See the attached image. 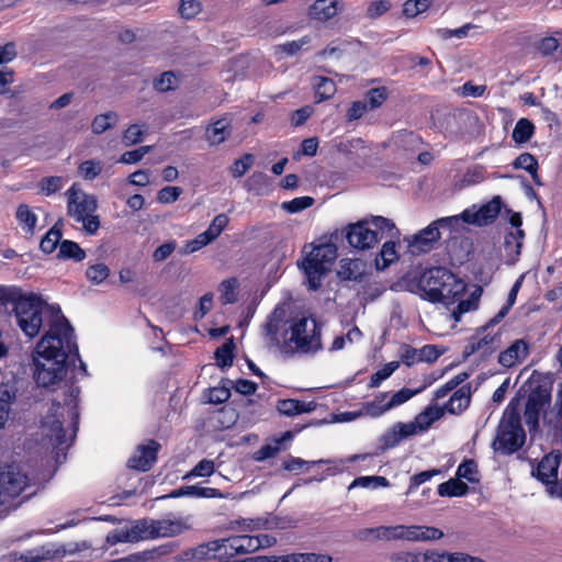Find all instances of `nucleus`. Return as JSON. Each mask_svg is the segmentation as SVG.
I'll return each mask as SVG.
<instances>
[{
    "instance_id": "f257e3e1",
    "label": "nucleus",
    "mask_w": 562,
    "mask_h": 562,
    "mask_svg": "<svg viewBox=\"0 0 562 562\" xmlns=\"http://www.w3.org/2000/svg\"><path fill=\"white\" fill-rule=\"evenodd\" d=\"M50 331H46L37 342L35 352L44 359L34 358V380L41 387L49 389L64 380L69 369V358L79 359L75 331L65 315L55 312Z\"/></svg>"
},
{
    "instance_id": "f03ea898",
    "label": "nucleus",
    "mask_w": 562,
    "mask_h": 562,
    "mask_svg": "<svg viewBox=\"0 0 562 562\" xmlns=\"http://www.w3.org/2000/svg\"><path fill=\"white\" fill-rule=\"evenodd\" d=\"M10 296L12 300H8V305L13 306L16 324L29 338L36 337L45 323L48 326L47 331H50L55 312L59 316L64 315L58 305L47 304L35 293L24 294L18 286H11Z\"/></svg>"
},
{
    "instance_id": "7ed1b4c3",
    "label": "nucleus",
    "mask_w": 562,
    "mask_h": 562,
    "mask_svg": "<svg viewBox=\"0 0 562 562\" xmlns=\"http://www.w3.org/2000/svg\"><path fill=\"white\" fill-rule=\"evenodd\" d=\"M409 290L430 303L453 304L462 295L465 284L449 269L432 267L409 282Z\"/></svg>"
},
{
    "instance_id": "20e7f679",
    "label": "nucleus",
    "mask_w": 562,
    "mask_h": 562,
    "mask_svg": "<svg viewBox=\"0 0 562 562\" xmlns=\"http://www.w3.org/2000/svg\"><path fill=\"white\" fill-rule=\"evenodd\" d=\"M310 319L305 316H295L283 323V331L281 334L282 344L280 349L286 355L296 352L308 353L316 352L322 349V326L312 318L311 328H308Z\"/></svg>"
},
{
    "instance_id": "39448f33",
    "label": "nucleus",
    "mask_w": 562,
    "mask_h": 562,
    "mask_svg": "<svg viewBox=\"0 0 562 562\" xmlns=\"http://www.w3.org/2000/svg\"><path fill=\"white\" fill-rule=\"evenodd\" d=\"M398 234L395 224L383 216H371L349 224L346 232L348 244L359 250L373 248L382 239L394 238Z\"/></svg>"
},
{
    "instance_id": "423d86ee",
    "label": "nucleus",
    "mask_w": 562,
    "mask_h": 562,
    "mask_svg": "<svg viewBox=\"0 0 562 562\" xmlns=\"http://www.w3.org/2000/svg\"><path fill=\"white\" fill-rule=\"evenodd\" d=\"M439 417V411L432 412L431 408H427L425 412L418 414L415 417V422L395 423L380 436L378 447L379 451L384 452L386 450L393 449L398 446L402 440L412 437L419 431L427 430L430 425Z\"/></svg>"
},
{
    "instance_id": "0eeeda50",
    "label": "nucleus",
    "mask_w": 562,
    "mask_h": 562,
    "mask_svg": "<svg viewBox=\"0 0 562 562\" xmlns=\"http://www.w3.org/2000/svg\"><path fill=\"white\" fill-rule=\"evenodd\" d=\"M526 441V432L521 425L520 414L513 409L505 414L497 427L496 437L492 442L495 452L510 456L519 451Z\"/></svg>"
},
{
    "instance_id": "6e6552de",
    "label": "nucleus",
    "mask_w": 562,
    "mask_h": 562,
    "mask_svg": "<svg viewBox=\"0 0 562 562\" xmlns=\"http://www.w3.org/2000/svg\"><path fill=\"white\" fill-rule=\"evenodd\" d=\"M67 194L68 215L81 223L88 234H95L100 227L99 216L92 214L98 207L95 196L77 189L75 184L67 190Z\"/></svg>"
},
{
    "instance_id": "1a4fd4ad",
    "label": "nucleus",
    "mask_w": 562,
    "mask_h": 562,
    "mask_svg": "<svg viewBox=\"0 0 562 562\" xmlns=\"http://www.w3.org/2000/svg\"><path fill=\"white\" fill-rule=\"evenodd\" d=\"M336 258L337 248L330 243L317 245L307 254L303 260V269L310 290L316 291L321 288L322 278L330 271Z\"/></svg>"
},
{
    "instance_id": "9d476101",
    "label": "nucleus",
    "mask_w": 562,
    "mask_h": 562,
    "mask_svg": "<svg viewBox=\"0 0 562 562\" xmlns=\"http://www.w3.org/2000/svg\"><path fill=\"white\" fill-rule=\"evenodd\" d=\"M336 258L337 248L330 243L317 245L307 254L303 260V269L310 290L316 291L321 288L322 278L330 271Z\"/></svg>"
},
{
    "instance_id": "9b49d317",
    "label": "nucleus",
    "mask_w": 562,
    "mask_h": 562,
    "mask_svg": "<svg viewBox=\"0 0 562 562\" xmlns=\"http://www.w3.org/2000/svg\"><path fill=\"white\" fill-rule=\"evenodd\" d=\"M220 549L216 555L218 562H250V559L238 560V555L256 552L260 542L251 535H236L217 539Z\"/></svg>"
},
{
    "instance_id": "f8f14e48",
    "label": "nucleus",
    "mask_w": 562,
    "mask_h": 562,
    "mask_svg": "<svg viewBox=\"0 0 562 562\" xmlns=\"http://www.w3.org/2000/svg\"><path fill=\"white\" fill-rule=\"evenodd\" d=\"M29 476L16 463L0 467V504L19 496L29 485Z\"/></svg>"
},
{
    "instance_id": "ddd939ff",
    "label": "nucleus",
    "mask_w": 562,
    "mask_h": 562,
    "mask_svg": "<svg viewBox=\"0 0 562 562\" xmlns=\"http://www.w3.org/2000/svg\"><path fill=\"white\" fill-rule=\"evenodd\" d=\"M561 454H546L538 465L532 469L531 474L538 481L548 486V492L562 498V482L558 481Z\"/></svg>"
},
{
    "instance_id": "4468645a",
    "label": "nucleus",
    "mask_w": 562,
    "mask_h": 562,
    "mask_svg": "<svg viewBox=\"0 0 562 562\" xmlns=\"http://www.w3.org/2000/svg\"><path fill=\"white\" fill-rule=\"evenodd\" d=\"M551 402V387L547 384H538L530 390L527 397L524 417L527 426L537 429L541 413Z\"/></svg>"
},
{
    "instance_id": "2eb2a0df",
    "label": "nucleus",
    "mask_w": 562,
    "mask_h": 562,
    "mask_svg": "<svg viewBox=\"0 0 562 562\" xmlns=\"http://www.w3.org/2000/svg\"><path fill=\"white\" fill-rule=\"evenodd\" d=\"M502 206V199L496 195L477 209L476 205L465 209L463 211V222L476 226L492 224L499 215Z\"/></svg>"
},
{
    "instance_id": "dca6fc26",
    "label": "nucleus",
    "mask_w": 562,
    "mask_h": 562,
    "mask_svg": "<svg viewBox=\"0 0 562 562\" xmlns=\"http://www.w3.org/2000/svg\"><path fill=\"white\" fill-rule=\"evenodd\" d=\"M160 448L161 446L153 439L147 445L138 446L133 456L127 460V467L142 472L149 471L157 461Z\"/></svg>"
},
{
    "instance_id": "f3484780",
    "label": "nucleus",
    "mask_w": 562,
    "mask_h": 562,
    "mask_svg": "<svg viewBox=\"0 0 562 562\" xmlns=\"http://www.w3.org/2000/svg\"><path fill=\"white\" fill-rule=\"evenodd\" d=\"M528 355L529 345L524 339H517L498 355V363L509 369L522 362Z\"/></svg>"
},
{
    "instance_id": "a211bd4d",
    "label": "nucleus",
    "mask_w": 562,
    "mask_h": 562,
    "mask_svg": "<svg viewBox=\"0 0 562 562\" xmlns=\"http://www.w3.org/2000/svg\"><path fill=\"white\" fill-rule=\"evenodd\" d=\"M497 340H499L497 335L491 334L484 335L481 338L472 337L463 349V359H468L470 356L479 351L482 352L484 358L491 356L497 348L495 345Z\"/></svg>"
},
{
    "instance_id": "6ab92c4d",
    "label": "nucleus",
    "mask_w": 562,
    "mask_h": 562,
    "mask_svg": "<svg viewBox=\"0 0 562 562\" xmlns=\"http://www.w3.org/2000/svg\"><path fill=\"white\" fill-rule=\"evenodd\" d=\"M61 405L59 402H53L50 407V413L47 416L49 419L47 422L48 429H49V437L54 438L57 446H63L66 443V430L64 428V419L63 414H59V411L61 409Z\"/></svg>"
},
{
    "instance_id": "aec40b11",
    "label": "nucleus",
    "mask_w": 562,
    "mask_h": 562,
    "mask_svg": "<svg viewBox=\"0 0 562 562\" xmlns=\"http://www.w3.org/2000/svg\"><path fill=\"white\" fill-rule=\"evenodd\" d=\"M356 538L360 541L397 540V525L363 528L358 530Z\"/></svg>"
},
{
    "instance_id": "412c9836",
    "label": "nucleus",
    "mask_w": 562,
    "mask_h": 562,
    "mask_svg": "<svg viewBox=\"0 0 562 562\" xmlns=\"http://www.w3.org/2000/svg\"><path fill=\"white\" fill-rule=\"evenodd\" d=\"M276 408L281 415L291 417L315 411L316 403L314 401L304 402L296 398H283L277 402Z\"/></svg>"
},
{
    "instance_id": "4be33fe9",
    "label": "nucleus",
    "mask_w": 562,
    "mask_h": 562,
    "mask_svg": "<svg viewBox=\"0 0 562 562\" xmlns=\"http://www.w3.org/2000/svg\"><path fill=\"white\" fill-rule=\"evenodd\" d=\"M471 403V386L462 385L457 389L449 401L445 404V409L453 415L463 413Z\"/></svg>"
},
{
    "instance_id": "5701e85b",
    "label": "nucleus",
    "mask_w": 562,
    "mask_h": 562,
    "mask_svg": "<svg viewBox=\"0 0 562 562\" xmlns=\"http://www.w3.org/2000/svg\"><path fill=\"white\" fill-rule=\"evenodd\" d=\"M154 538H166L181 535L187 526L179 519H154Z\"/></svg>"
},
{
    "instance_id": "b1692460",
    "label": "nucleus",
    "mask_w": 562,
    "mask_h": 562,
    "mask_svg": "<svg viewBox=\"0 0 562 562\" xmlns=\"http://www.w3.org/2000/svg\"><path fill=\"white\" fill-rule=\"evenodd\" d=\"M440 228L434 221L426 228L415 235L414 245L422 251H428L432 248L434 244L440 239Z\"/></svg>"
},
{
    "instance_id": "393cba45",
    "label": "nucleus",
    "mask_w": 562,
    "mask_h": 562,
    "mask_svg": "<svg viewBox=\"0 0 562 562\" xmlns=\"http://www.w3.org/2000/svg\"><path fill=\"white\" fill-rule=\"evenodd\" d=\"M337 0H316L308 9L311 19L328 21L337 14Z\"/></svg>"
},
{
    "instance_id": "a878e982",
    "label": "nucleus",
    "mask_w": 562,
    "mask_h": 562,
    "mask_svg": "<svg viewBox=\"0 0 562 562\" xmlns=\"http://www.w3.org/2000/svg\"><path fill=\"white\" fill-rule=\"evenodd\" d=\"M522 281H524V276H520L515 281L512 289L509 290L506 303L502 306V308L498 311V313L493 318H491L485 326H483L481 328L483 331H485L487 327L498 324L509 313V311L516 303L518 292L522 285Z\"/></svg>"
},
{
    "instance_id": "bb28decb",
    "label": "nucleus",
    "mask_w": 562,
    "mask_h": 562,
    "mask_svg": "<svg viewBox=\"0 0 562 562\" xmlns=\"http://www.w3.org/2000/svg\"><path fill=\"white\" fill-rule=\"evenodd\" d=\"M515 169L526 170L532 178L536 186H542V181L538 175L539 164L537 158L530 153L520 154L514 161Z\"/></svg>"
},
{
    "instance_id": "cd10ccee",
    "label": "nucleus",
    "mask_w": 562,
    "mask_h": 562,
    "mask_svg": "<svg viewBox=\"0 0 562 562\" xmlns=\"http://www.w3.org/2000/svg\"><path fill=\"white\" fill-rule=\"evenodd\" d=\"M16 221L26 235L33 236L37 224L36 214L27 204H20L15 213Z\"/></svg>"
},
{
    "instance_id": "c85d7f7f",
    "label": "nucleus",
    "mask_w": 562,
    "mask_h": 562,
    "mask_svg": "<svg viewBox=\"0 0 562 562\" xmlns=\"http://www.w3.org/2000/svg\"><path fill=\"white\" fill-rule=\"evenodd\" d=\"M154 519H139L136 520L130 528V533L133 542L140 540L155 539L154 538Z\"/></svg>"
},
{
    "instance_id": "c756f323",
    "label": "nucleus",
    "mask_w": 562,
    "mask_h": 562,
    "mask_svg": "<svg viewBox=\"0 0 562 562\" xmlns=\"http://www.w3.org/2000/svg\"><path fill=\"white\" fill-rule=\"evenodd\" d=\"M468 492V484L462 482L458 476L456 479H449L438 485V494L441 497H460L467 495Z\"/></svg>"
},
{
    "instance_id": "7c9ffc66",
    "label": "nucleus",
    "mask_w": 562,
    "mask_h": 562,
    "mask_svg": "<svg viewBox=\"0 0 562 562\" xmlns=\"http://www.w3.org/2000/svg\"><path fill=\"white\" fill-rule=\"evenodd\" d=\"M535 130V124L529 119L521 117L513 130L512 138L516 144H525L531 139Z\"/></svg>"
},
{
    "instance_id": "2f4dec72",
    "label": "nucleus",
    "mask_w": 562,
    "mask_h": 562,
    "mask_svg": "<svg viewBox=\"0 0 562 562\" xmlns=\"http://www.w3.org/2000/svg\"><path fill=\"white\" fill-rule=\"evenodd\" d=\"M337 91L336 83L328 77H318L314 85L316 103L331 99Z\"/></svg>"
},
{
    "instance_id": "473e14b6",
    "label": "nucleus",
    "mask_w": 562,
    "mask_h": 562,
    "mask_svg": "<svg viewBox=\"0 0 562 562\" xmlns=\"http://www.w3.org/2000/svg\"><path fill=\"white\" fill-rule=\"evenodd\" d=\"M59 259H72L80 262L86 258L85 250L76 243L69 239L61 240L57 254Z\"/></svg>"
},
{
    "instance_id": "72a5a7b5",
    "label": "nucleus",
    "mask_w": 562,
    "mask_h": 562,
    "mask_svg": "<svg viewBox=\"0 0 562 562\" xmlns=\"http://www.w3.org/2000/svg\"><path fill=\"white\" fill-rule=\"evenodd\" d=\"M389 95H390L389 89L384 86H381V87H375V88L369 89L364 93L363 100H364L366 104L368 105V108L371 111H374L376 109H380L383 105V103L387 100Z\"/></svg>"
},
{
    "instance_id": "f704fd0d",
    "label": "nucleus",
    "mask_w": 562,
    "mask_h": 562,
    "mask_svg": "<svg viewBox=\"0 0 562 562\" xmlns=\"http://www.w3.org/2000/svg\"><path fill=\"white\" fill-rule=\"evenodd\" d=\"M61 236H63L61 228H59L57 226V224H55L42 237V239L40 241V249L44 254H47V255L54 252L56 250L57 246L60 245V243H61V240H60Z\"/></svg>"
},
{
    "instance_id": "c9c22d12",
    "label": "nucleus",
    "mask_w": 562,
    "mask_h": 562,
    "mask_svg": "<svg viewBox=\"0 0 562 562\" xmlns=\"http://www.w3.org/2000/svg\"><path fill=\"white\" fill-rule=\"evenodd\" d=\"M330 463L329 460L305 461L299 457L289 456L282 468L289 472H305L315 465Z\"/></svg>"
},
{
    "instance_id": "e433bc0d",
    "label": "nucleus",
    "mask_w": 562,
    "mask_h": 562,
    "mask_svg": "<svg viewBox=\"0 0 562 562\" xmlns=\"http://www.w3.org/2000/svg\"><path fill=\"white\" fill-rule=\"evenodd\" d=\"M229 134V124L226 120H218L206 130V139L211 145H218L223 143Z\"/></svg>"
},
{
    "instance_id": "4c0bfd02",
    "label": "nucleus",
    "mask_w": 562,
    "mask_h": 562,
    "mask_svg": "<svg viewBox=\"0 0 562 562\" xmlns=\"http://www.w3.org/2000/svg\"><path fill=\"white\" fill-rule=\"evenodd\" d=\"M244 187L248 192L261 195L267 191L268 176L261 171H255L246 179Z\"/></svg>"
},
{
    "instance_id": "58836bf2",
    "label": "nucleus",
    "mask_w": 562,
    "mask_h": 562,
    "mask_svg": "<svg viewBox=\"0 0 562 562\" xmlns=\"http://www.w3.org/2000/svg\"><path fill=\"white\" fill-rule=\"evenodd\" d=\"M387 397L389 393L383 392L376 395L373 401L364 403L363 408L366 413L371 417H379L383 415L385 412L391 409L390 407H386L389 401Z\"/></svg>"
},
{
    "instance_id": "ea45409f",
    "label": "nucleus",
    "mask_w": 562,
    "mask_h": 562,
    "mask_svg": "<svg viewBox=\"0 0 562 562\" xmlns=\"http://www.w3.org/2000/svg\"><path fill=\"white\" fill-rule=\"evenodd\" d=\"M457 476L459 479H465L470 483H477L480 477L475 460L464 459L457 469Z\"/></svg>"
},
{
    "instance_id": "a19ab883",
    "label": "nucleus",
    "mask_w": 562,
    "mask_h": 562,
    "mask_svg": "<svg viewBox=\"0 0 562 562\" xmlns=\"http://www.w3.org/2000/svg\"><path fill=\"white\" fill-rule=\"evenodd\" d=\"M234 349H235V346H234L233 340L231 339L215 350L214 358H215L218 367H221V368L232 367L234 357H235Z\"/></svg>"
},
{
    "instance_id": "79ce46f5",
    "label": "nucleus",
    "mask_w": 562,
    "mask_h": 562,
    "mask_svg": "<svg viewBox=\"0 0 562 562\" xmlns=\"http://www.w3.org/2000/svg\"><path fill=\"white\" fill-rule=\"evenodd\" d=\"M391 484H390V481L385 477V476H380V475H373V476H359V477H356L351 484L349 485V488H353V487H364V488H368V487H372V488H378V487H389Z\"/></svg>"
},
{
    "instance_id": "37998d69",
    "label": "nucleus",
    "mask_w": 562,
    "mask_h": 562,
    "mask_svg": "<svg viewBox=\"0 0 562 562\" xmlns=\"http://www.w3.org/2000/svg\"><path fill=\"white\" fill-rule=\"evenodd\" d=\"M109 276H110V268L103 262L90 265L86 269V278L92 284H101L103 281H105L108 279Z\"/></svg>"
},
{
    "instance_id": "c03bdc74",
    "label": "nucleus",
    "mask_w": 562,
    "mask_h": 562,
    "mask_svg": "<svg viewBox=\"0 0 562 562\" xmlns=\"http://www.w3.org/2000/svg\"><path fill=\"white\" fill-rule=\"evenodd\" d=\"M103 169V164L100 160L89 159L82 161L78 167L79 175L85 180H94Z\"/></svg>"
},
{
    "instance_id": "a18cd8bd",
    "label": "nucleus",
    "mask_w": 562,
    "mask_h": 562,
    "mask_svg": "<svg viewBox=\"0 0 562 562\" xmlns=\"http://www.w3.org/2000/svg\"><path fill=\"white\" fill-rule=\"evenodd\" d=\"M220 544L217 540L209 541L202 544H199L192 551V558L198 560H216V555L220 549Z\"/></svg>"
},
{
    "instance_id": "49530a36",
    "label": "nucleus",
    "mask_w": 562,
    "mask_h": 562,
    "mask_svg": "<svg viewBox=\"0 0 562 562\" xmlns=\"http://www.w3.org/2000/svg\"><path fill=\"white\" fill-rule=\"evenodd\" d=\"M333 558L329 554L323 553H291L283 557L282 562H331Z\"/></svg>"
},
{
    "instance_id": "de8ad7c7",
    "label": "nucleus",
    "mask_w": 562,
    "mask_h": 562,
    "mask_svg": "<svg viewBox=\"0 0 562 562\" xmlns=\"http://www.w3.org/2000/svg\"><path fill=\"white\" fill-rule=\"evenodd\" d=\"M238 282L236 278H229L224 280L220 285L221 296L220 300L222 304H233L236 302V289H237Z\"/></svg>"
},
{
    "instance_id": "09e8293b",
    "label": "nucleus",
    "mask_w": 562,
    "mask_h": 562,
    "mask_svg": "<svg viewBox=\"0 0 562 562\" xmlns=\"http://www.w3.org/2000/svg\"><path fill=\"white\" fill-rule=\"evenodd\" d=\"M398 366L400 363L397 361H391L384 364L383 368L379 369L370 376L368 386L371 389L378 387L384 380L389 379L393 374Z\"/></svg>"
},
{
    "instance_id": "8fccbe9b",
    "label": "nucleus",
    "mask_w": 562,
    "mask_h": 562,
    "mask_svg": "<svg viewBox=\"0 0 562 562\" xmlns=\"http://www.w3.org/2000/svg\"><path fill=\"white\" fill-rule=\"evenodd\" d=\"M117 121V115L114 112H108L97 115L91 124L94 134H101L109 130Z\"/></svg>"
},
{
    "instance_id": "3c124183",
    "label": "nucleus",
    "mask_w": 562,
    "mask_h": 562,
    "mask_svg": "<svg viewBox=\"0 0 562 562\" xmlns=\"http://www.w3.org/2000/svg\"><path fill=\"white\" fill-rule=\"evenodd\" d=\"M432 0H407L403 4V13L407 18H415L428 10Z\"/></svg>"
},
{
    "instance_id": "603ef678",
    "label": "nucleus",
    "mask_w": 562,
    "mask_h": 562,
    "mask_svg": "<svg viewBox=\"0 0 562 562\" xmlns=\"http://www.w3.org/2000/svg\"><path fill=\"white\" fill-rule=\"evenodd\" d=\"M254 164V156L251 154H244L239 159H236L229 167V171L234 178H241Z\"/></svg>"
},
{
    "instance_id": "864d4df0",
    "label": "nucleus",
    "mask_w": 562,
    "mask_h": 562,
    "mask_svg": "<svg viewBox=\"0 0 562 562\" xmlns=\"http://www.w3.org/2000/svg\"><path fill=\"white\" fill-rule=\"evenodd\" d=\"M190 497L198 498H224V493L215 487H202L199 485H188Z\"/></svg>"
},
{
    "instance_id": "5fc2aeb1",
    "label": "nucleus",
    "mask_w": 562,
    "mask_h": 562,
    "mask_svg": "<svg viewBox=\"0 0 562 562\" xmlns=\"http://www.w3.org/2000/svg\"><path fill=\"white\" fill-rule=\"evenodd\" d=\"M177 86V78L172 71H165L154 80V88L159 92L173 90Z\"/></svg>"
},
{
    "instance_id": "6e6d98bb",
    "label": "nucleus",
    "mask_w": 562,
    "mask_h": 562,
    "mask_svg": "<svg viewBox=\"0 0 562 562\" xmlns=\"http://www.w3.org/2000/svg\"><path fill=\"white\" fill-rule=\"evenodd\" d=\"M229 223V218L225 213L217 214L206 228V233L214 240L216 239L221 233L226 228Z\"/></svg>"
},
{
    "instance_id": "4d7b16f0",
    "label": "nucleus",
    "mask_w": 562,
    "mask_h": 562,
    "mask_svg": "<svg viewBox=\"0 0 562 562\" xmlns=\"http://www.w3.org/2000/svg\"><path fill=\"white\" fill-rule=\"evenodd\" d=\"M441 471L439 469H431L414 474L409 480L408 493L416 491L422 484L431 480L434 476L439 475Z\"/></svg>"
},
{
    "instance_id": "13d9d810",
    "label": "nucleus",
    "mask_w": 562,
    "mask_h": 562,
    "mask_svg": "<svg viewBox=\"0 0 562 562\" xmlns=\"http://www.w3.org/2000/svg\"><path fill=\"white\" fill-rule=\"evenodd\" d=\"M314 204V199L311 196L294 198L291 201L283 203V209L289 213H297L311 207Z\"/></svg>"
},
{
    "instance_id": "bf43d9fd",
    "label": "nucleus",
    "mask_w": 562,
    "mask_h": 562,
    "mask_svg": "<svg viewBox=\"0 0 562 562\" xmlns=\"http://www.w3.org/2000/svg\"><path fill=\"white\" fill-rule=\"evenodd\" d=\"M182 194V188L180 187H165L157 193V201L162 204H171L176 202Z\"/></svg>"
},
{
    "instance_id": "052dcab7",
    "label": "nucleus",
    "mask_w": 562,
    "mask_h": 562,
    "mask_svg": "<svg viewBox=\"0 0 562 562\" xmlns=\"http://www.w3.org/2000/svg\"><path fill=\"white\" fill-rule=\"evenodd\" d=\"M380 256L383 261L381 269L386 268L390 263L397 260L398 256L396 254L395 243L392 240V238L384 241L380 251Z\"/></svg>"
},
{
    "instance_id": "680f3d73",
    "label": "nucleus",
    "mask_w": 562,
    "mask_h": 562,
    "mask_svg": "<svg viewBox=\"0 0 562 562\" xmlns=\"http://www.w3.org/2000/svg\"><path fill=\"white\" fill-rule=\"evenodd\" d=\"M419 525H397V540H406L411 542L419 541Z\"/></svg>"
},
{
    "instance_id": "e2e57ef3",
    "label": "nucleus",
    "mask_w": 562,
    "mask_h": 562,
    "mask_svg": "<svg viewBox=\"0 0 562 562\" xmlns=\"http://www.w3.org/2000/svg\"><path fill=\"white\" fill-rule=\"evenodd\" d=\"M215 471V464L213 460L203 459L201 460L187 476H211Z\"/></svg>"
},
{
    "instance_id": "0e129e2a",
    "label": "nucleus",
    "mask_w": 562,
    "mask_h": 562,
    "mask_svg": "<svg viewBox=\"0 0 562 562\" xmlns=\"http://www.w3.org/2000/svg\"><path fill=\"white\" fill-rule=\"evenodd\" d=\"M400 357H401V361L407 367H412L415 363L423 361L422 357H420V350L416 349L409 345L403 346Z\"/></svg>"
},
{
    "instance_id": "69168bd1",
    "label": "nucleus",
    "mask_w": 562,
    "mask_h": 562,
    "mask_svg": "<svg viewBox=\"0 0 562 562\" xmlns=\"http://www.w3.org/2000/svg\"><path fill=\"white\" fill-rule=\"evenodd\" d=\"M371 111L366 104L364 100L353 101L347 110L346 117L348 121H357L361 119L367 112Z\"/></svg>"
},
{
    "instance_id": "338daca9",
    "label": "nucleus",
    "mask_w": 562,
    "mask_h": 562,
    "mask_svg": "<svg viewBox=\"0 0 562 562\" xmlns=\"http://www.w3.org/2000/svg\"><path fill=\"white\" fill-rule=\"evenodd\" d=\"M52 558L49 550L44 551V548L29 550L25 554H22L21 562H45Z\"/></svg>"
},
{
    "instance_id": "774afa93",
    "label": "nucleus",
    "mask_w": 562,
    "mask_h": 562,
    "mask_svg": "<svg viewBox=\"0 0 562 562\" xmlns=\"http://www.w3.org/2000/svg\"><path fill=\"white\" fill-rule=\"evenodd\" d=\"M422 553L415 551H397L390 555L391 562H422Z\"/></svg>"
}]
</instances>
